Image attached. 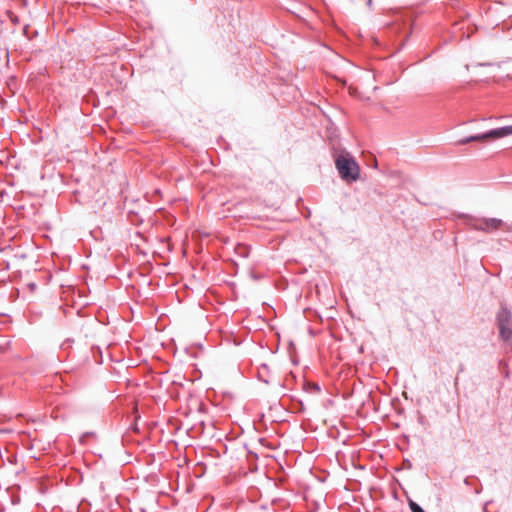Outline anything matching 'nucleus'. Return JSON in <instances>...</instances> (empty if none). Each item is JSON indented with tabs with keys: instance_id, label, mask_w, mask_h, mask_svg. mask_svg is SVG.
Returning a JSON list of instances; mask_svg holds the SVG:
<instances>
[{
	"instance_id": "1",
	"label": "nucleus",
	"mask_w": 512,
	"mask_h": 512,
	"mask_svg": "<svg viewBox=\"0 0 512 512\" xmlns=\"http://www.w3.org/2000/svg\"><path fill=\"white\" fill-rule=\"evenodd\" d=\"M335 167L340 178L351 183L357 181L360 177V167L354 157L349 153H341L335 158Z\"/></svg>"
},
{
	"instance_id": "2",
	"label": "nucleus",
	"mask_w": 512,
	"mask_h": 512,
	"mask_svg": "<svg viewBox=\"0 0 512 512\" xmlns=\"http://www.w3.org/2000/svg\"><path fill=\"white\" fill-rule=\"evenodd\" d=\"M512 135V125L491 129L487 132L468 136L457 141L458 145H465L470 142H485L504 138Z\"/></svg>"
},
{
	"instance_id": "3",
	"label": "nucleus",
	"mask_w": 512,
	"mask_h": 512,
	"mask_svg": "<svg viewBox=\"0 0 512 512\" xmlns=\"http://www.w3.org/2000/svg\"><path fill=\"white\" fill-rule=\"evenodd\" d=\"M503 226V221L497 218H484L473 225L475 230L492 232Z\"/></svg>"
},
{
	"instance_id": "4",
	"label": "nucleus",
	"mask_w": 512,
	"mask_h": 512,
	"mask_svg": "<svg viewBox=\"0 0 512 512\" xmlns=\"http://www.w3.org/2000/svg\"><path fill=\"white\" fill-rule=\"evenodd\" d=\"M511 319V312L506 307H502L496 316L497 326L511 324Z\"/></svg>"
},
{
	"instance_id": "5",
	"label": "nucleus",
	"mask_w": 512,
	"mask_h": 512,
	"mask_svg": "<svg viewBox=\"0 0 512 512\" xmlns=\"http://www.w3.org/2000/svg\"><path fill=\"white\" fill-rule=\"evenodd\" d=\"M500 338L504 341H509L512 338L511 324L498 326Z\"/></svg>"
},
{
	"instance_id": "6",
	"label": "nucleus",
	"mask_w": 512,
	"mask_h": 512,
	"mask_svg": "<svg viewBox=\"0 0 512 512\" xmlns=\"http://www.w3.org/2000/svg\"><path fill=\"white\" fill-rule=\"evenodd\" d=\"M268 373H269L268 366L266 364H263L261 366V368L259 369V371H258V378H259V380H261L264 383L268 384L270 382L269 381V377H268Z\"/></svg>"
},
{
	"instance_id": "7",
	"label": "nucleus",
	"mask_w": 512,
	"mask_h": 512,
	"mask_svg": "<svg viewBox=\"0 0 512 512\" xmlns=\"http://www.w3.org/2000/svg\"><path fill=\"white\" fill-rule=\"evenodd\" d=\"M409 508L411 512H426L418 503L412 500L409 501Z\"/></svg>"
},
{
	"instance_id": "8",
	"label": "nucleus",
	"mask_w": 512,
	"mask_h": 512,
	"mask_svg": "<svg viewBox=\"0 0 512 512\" xmlns=\"http://www.w3.org/2000/svg\"><path fill=\"white\" fill-rule=\"evenodd\" d=\"M236 253L242 257H248L249 249L245 245H239L236 249Z\"/></svg>"
},
{
	"instance_id": "9",
	"label": "nucleus",
	"mask_w": 512,
	"mask_h": 512,
	"mask_svg": "<svg viewBox=\"0 0 512 512\" xmlns=\"http://www.w3.org/2000/svg\"><path fill=\"white\" fill-rule=\"evenodd\" d=\"M308 389L311 393H319L320 392V386L317 383L308 384Z\"/></svg>"
},
{
	"instance_id": "10",
	"label": "nucleus",
	"mask_w": 512,
	"mask_h": 512,
	"mask_svg": "<svg viewBox=\"0 0 512 512\" xmlns=\"http://www.w3.org/2000/svg\"><path fill=\"white\" fill-rule=\"evenodd\" d=\"M23 34H24L28 39H32V38H33V36H35V35H37V34H38V32H37V31H33V33L30 35V34H29V26H28V25H26V26H24V28H23Z\"/></svg>"
},
{
	"instance_id": "11",
	"label": "nucleus",
	"mask_w": 512,
	"mask_h": 512,
	"mask_svg": "<svg viewBox=\"0 0 512 512\" xmlns=\"http://www.w3.org/2000/svg\"><path fill=\"white\" fill-rule=\"evenodd\" d=\"M10 20H11V22H12V23H14V24H17V23L19 22V19H18V17H17V16H12V17L10 18Z\"/></svg>"
},
{
	"instance_id": "12",
	"label": "nucleus",
	"mask_w": 512,
	"mask_h": 512,
	"mask_svg": "<svg viewBox=\"0 0 512 512\" xmlns=\"http://www.w3.org/2000/svg\"><path fill=\"white\" fill-rule=\"evenodd\" d=\"M371 4H372V0H368V1H367V5H368V6H371Z\"/></svg>"
}]
</instances>
